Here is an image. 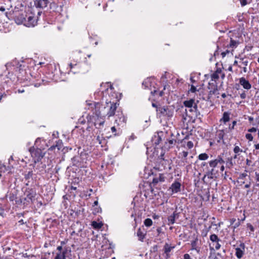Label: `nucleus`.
<instances>
[{
    "instance_id": "obj_3",
    "label": "nucleus",
    "mask_w": 259,
    "mask_h": 259,
    "mask_svg": "<svg viewBox=\"0 0 259 259\" xmlns=\"http://www.w3.org/2000/svg\"><path fill=\"white\" fill-rule=\"evenodd\" d=\"M32 157L34 160V163L39 162L44 156V153H42L41 149L34 147H31L29 150Z\"/></svg>"
},
{
    "instance_id": "obj_59",
    "label": "nucleus",
    "mask_w": 259,
    "mask_h": 259,
    "mask_svg": "<svg viewBox=\"0 0 259 259\" xmlns=\"http://www.w3.org/2000/svg\"><path fill=\"white\" fill-rule=\"evenodd\" d=\"M222 176L224 177V179H226L228 176V174L227 171H225L224 174H222Z\"/></svg>"
},
{
    "instance_id": "obj_32",
    "label": "nucleus",
    "mask_w": 259,
    "mask_h": 259,
    "mask_svg": "<svg viewBox=\"0 0 259 259\" xmlns=\"http://www.w3.org/2000/svg\"><path fill=\"white\" fill-rule=\"evenodd\" d=\"M175 217L172 216L170 215L167 218L168 220V225H173L175 223Z\"/></svg>"
},
{
    "instance_id": "obj_25",
    "label": "nucleus",
    "mask_w": 259,
    "mask_h": 259,
    "mask_svg": "<svg viewBox=\"0 0 259 259\" xmlns=\"http://www.w3.org/2000/svg\"><path fill=\"white\" fill-rule=\"evenodd\" d=\"M174 248V246H169L167 243H166L164 245V253L166 254V257H169L168 253Z\"/></svg>"
},
{
    "instance_id": "obj_52",
    "label": "nucleus",
    "mask_w": 259,
    "mask_h": 259,
    "mask_svg": "<svg viewBox=\"0 0 259 259\" xmlns=\"http://www.w3.org/2000/svg\"><path fill=\"white\" fill-rule=\"evenodd\" d=\"M184 259H190V256L189 254L186 253L184 255Z\"/></svg>"
},
{
    "instance_id": "obj_23",
    "label": "nucleus",
    "mask_w": 259,
    "mask_h": 259,
    "mask_svg": "<svg viewBox=\"0 0 259 259\" xmlns=\"http://www.w3.org/2000/svg\"><path fill=\"white\" fill-rule=\"evenodd\" d=\"M146 233L143 232L141 228H139L137 230V235L139 237V240L143 241L145 238Z\"/></svg>"
},
{
    "instance_id": "obj_55",
    "label": "nucleus",
    "mask_w": 259,
    "mask_h": 259,
    "mask_svg": "<svg viewBox=\"0 0 259 259\" xmlns=\"http://www.w3.org/2000/svg\"><path fill=\"white\" fill-rule=\"evenodd\" d=\"M221 165H221V167H220V170H221V171L222 172H223V171H224V170H225V166H224V164H222Z\"/></svg>"
},
{
    "instance_id": "obj_30",
    "label": "nucleus",
    "mask_w": 259,
    "mask_h": 259,
    "mask_svg": "<svg viewBox=\"0 0 259 259\" xmlns=\"http://www.w3.org/2000/svg\"><path fill=\"white\" fill-rule=\"evenodd\" d=\"M26 195H27L26 199H29L31 201H32V200L34 198L35 194L32 191L30 190L27 192Z\"/></svg>"
},
{
    "instance_id": "obj_56",
    "label": "nucleus",
    "mask_w": 259,
    "mask_h": 259,
    "mask_svg": "<svg viewBox=\"0 0 259 259\" xmlns=\"http://www.w3.org/2000/svg\"><path fill=\"white\" fill-rule=\"evenodd\" d=\"M248 227L249 228L251 231H254V228L251 224H248Z\"/></svg>"
},
{
    "instance_id": "obj_38",
    "label": "nucleus",
    "mask_w": 259,
    "mask_h": 259,
    "mask_svg": "<svg viewBox=\"0 0 259 259\" xmlns=\"http://www.w3.org/2000/svg\"><path fill=\"white\" fill-rule=\"evenodd\" d=\"M191 246H192V249L196 250V245H197V240H193L191 242Z\"/></svg>"
},
{
    "instance_id": "obj_36",
    "label": "nucleus",
    "mask_w": 259,
    "mask_h": 259,
    "mask_svg": "<svg viewBox=\"0 0 259 259\" xmlns=\"http://www.w3.org/2000/svg\"><path fill=\"white\" fill-rule=\"evenodd\" d=\"M240 63H241L244 66H247L248 63V61L247 59H245L244 58H241L240 59Z\"/></svg>"
},
{
    "instance_id": "obj_28",
    "label": "nucleus",
    "mask_w": 259,
    "mask_h": 259,
    "mask_svg": "<svg viewBox=\"0 0 259 259\" xmlns=\"http://www.w3.org/2000/svg\"><path fill=\"white\" fill-rule=\"evenodd\" d=\"M92 227L95 229H99L102 228L103 224L101 223H98L96 221L92 222Z\"/></svg>"
},
{
    "instance_id": "obj_26",
    "label": "nucleus",
    "mask_w": 259,
    "mask_h": 259,
    "mask_svg": "<svg viewBox=\"0 0 259 259\" xmlns=\"http://www.w3.org/2000/svg\"><path fill=\"white\" fill-rule=\"evenodd\" d=\"M230 120V114L227 112H225L224 113L223 117L221 119V120L223 121L224 123H226L228 121H229Z\"/></svg>"
},
{
    "instance_id": "obj_49",
    "label": "nucleus",
    "mask_w": 259,
    "mask_h": 259,
    "mask_svg": "<svg viewBox=\"0 0 259 259\" xmlns=\"http://www.w3.org/2000/svg\"><path fill=\"white\" fill-rule=\"evenodd\" d=\"M219 54V46H217V50H215V51L214 53V56L215 57L217 56H218Z\"/></svg>"
},
{
    "instance_id": "obj_13",
    "label": "nucleus",
    "mask_w": 259,
    "mask_h": 259,
    "mask_svg": "<svg viewBox=\"0 0 259 259\" xmlns=\"http://www.w3.org/2000/svg\"><path fill=\"white\" fill-rule=\"evenodd\" d=\"M26 17H27L26 15ZM35 21L34 17L28 16L26 17V22L25 23V25L27 27L33 26L35 25Z\"/></svg>"
},
{
    "instance_id": "obj_29",
    "label": "nucleus",
    "mask_w": 259,
    "mask_h": 259,
    "mask_svg": "<svg viewBox=\"0 0 259 259\" xmlns=\"http://www.w3.org/2000/svg\"><path fill=\"white\" fill-rule=\"evenodd\" d=\"M6 67L7 70L9 71L8 75H10L11 73H10V71L11 70L13 69L12 68L14 67V65H12V63H8L6 64ZM13 69L14 70L17 69V68H14Z\"/></svg>"
},
{
    "instance_id": "obj_41",
    "label": "nucleus",
    "mask_w": 259,
    "mask_h": 259,
    "mask_svg": "<svg viewBox=\"0 0 259 259\" xmlns=\"http://www.w3.org/2000/svg\"><path fill=\"white\" fill-rule=\"evenodd\" d=\"M247 176V174L245 172L240 174L238 177V179L240 180H244L245 177Z\"/></svg>"
},
{
    "instance_id": "obj_5",
    "label": "nucleus",
    "mask_w": 259,
    "mask_h": 259,
    "mask_svg": "<svg viewBox=\"0 0 259 259\" xmlns=\"http://www.w3.org/2000/svg\"><path fill=\"white\" fill-rule=\"evenodd\" d=\"M90 108L93 111V113L96 114L98 117L101 116H104V114L102 113V111L100 110L101 108H102V105L99 102H93L89 104Z\"/></svg>"
},
{
    "instance_id": "obj_15",
    "label": "nucleus",
    "mask_w": 259,
    "mask_h": 259,
    "mask_svg": "<svg viewBox=\"0 0 259 259\" xmlns=\"http://www.w3.org/2000/svg\"><path fill=\"white\" fill-rule=\"evenodd\" d=\"M183 103L187 108H192L195 106V105H197V103H195V100L193 99L185 101Z\"/></svg>"
},
{
    "instance_id": "obj_46",
    "label": "nucleus",
    "mask_w": 259,
    "mask_h": 259,
    "mask_svg": "<svg viewBox=\"0 0 259 259\" xmlns=\"http://www.w3.org/2000/svg\"><path fill=\"white\" fill-rule=\"evenodd\" d=\"M172 216L175 217V219L178 218H179V213L177 212V211H175L172 214H171Z\"/></svg>"
},
{
    "instance_id": "obj_48",
    "label": "nucleus",
    "mask_w": 259,
    "mask_h": 259,
    "mask_svg": "<svg viewBox=\"0 0 259 259\" xmlns=\"http://www.w3.org/2000/svg\"><path fill=\"white\" fill-rule=\"evenodd\" d=\"M256 131V128L255 127H252L248 130V132L250 133H253Z\"/></svg>"
},
{
    "instance_id": "obj_37",
    "label": "nucleus",
    "mask_w": 259,
    "mask_h": 259,
    "mask_svg": "<svg viewBox=\"0 0 259 259\" xmlns=\"http://www.w3.org/2000/svg\"><path fill=\"white\" fill-rule=\"evenodd\" d=\"M211 79L212 80L215 81L216 79H219V75L218 74H217V73L214 72L211 74Z\"/></svg>"
},
{
    "instance_id": "obj_22",
    "label": "nucleus",
    "mask_w": 259,
    "mask_h": 259,
    "mask_svg": "<svg viewBox=\"0 0 259 259\" xmlns=\"http://www.w3.org/2000/svg\"><path fill=\"white\" fill-rule=\"evenodd\" d=\"M165 178L162 174H159L158 177L153 178L152 180V183L153 184H156L159 182H164Z\"/></svg>"
},
{
    "instance_id": "obj_54",
    "label": "nucleus",
    "mask_w": 259,
    "mask_h": 259,
    "mask_svg": "<svg viewBox=\"0 0 259 259\" xmlns=\"http://www.w3.org/2000/svg\"><path fill=\"white\" fill-rule=\"evenodd\" d=\"M57 250H58L59 252H62V250L63 249L62 246H58L57 248Z\"/></svg>"
},
{
    "instance_id": "obj_51",
    "label": "nucleus",
    "mask_w": 259,
    "mask_h": 259,
    "mask_svg": "<svg viewBox=\"0 0 259 259\" xmlns=\"http://www.w3.org/2000/svg\"><path fill=\"white\" fill-rule=\"evenodd\" d=\"M246 94L245 93V92H243L242 93H241L240 94V97L241 99H244L245 98H246Z\"/></svg>"
},
{
    "instance_id": "obj_9",
    "label": "nucleus",
    "mask_w": 259,
    "mask_h": 259,
    "mask_svg": "<svg viewBox=\"0 0 259 259\" xmlns=\"http://www.w3.org/2000/svg\"><path fill=\"white\" fill-rule=\"evenodd\" d=\"M181 184L180 182L175 181L171 184L169 189L171 190L172 193H176L181 191Z\"/></svg>"
},
{
    "instance_id": "obj_24",
    "label": "nucleus",
    "mask_w": 259,
    "mask_h": 259,
    "mask_svg": "<svg viewBox=\"0 0 259 259\" xmlns=\"http://www.w3.org/2000/svg\"><path fill=\"white\" fill-rule=\"evenodd\" d=\"M188 154V152L187 151H183L182 152L179 153V156L182 159L183 162H187V157Z\"/></svg>"
},
{
    "instance_id": "obj_35",
    "label": "nucleus",
    "mask_w": 259,
    "mask_h": 259,
    "mask_svg": "<svg viewBox=\"0 0 259 259\" xmlns=\"http://www.w3.org/2000/svg\"><path fill=\"white\" fill-rule=\"evenodd\" d=\"M164 152H162L160 156L158 157L159 159L160 160V162L162 164H164V163H166V161L164 160Z\"/></svg>"
},
{
    "instance_id": "obj_40",
    "label": "nucleus",
    "mask_w": 259,
    "mask_h": 259,
    "mask_svg": "<svg viewBox=\"0 0 259 259\" xmlns=\"http://www.w3.org/2000/svg\"><path fill=\"white\" fill-rule=\"evenodd\" d=\"M242 6H245L248 3H249L251 0H240Z\"/></svg>"
},
{
    "instance_id": "obj_34",
    "label": "nucleus",
    "mask_w": 259,
    "mask_h": 259,
    "mask_svg": "<svg viewBox=\"0 0 259 259\" xmlns=\"http://www.w3.org/2000/svg\"><path fill=\"white\" fill-rule=\"evenodd\" d=\"M33 176V171H29L27 174H25L24 175V178L25 180H28L30 179V178H32Z\"/></svg>"
},
{
    "instance_id": "obj_6",
    "label": "nucleus",
    "mask_w": 259,
    "mask_h": 259,
    "mask_svg": "<svg viewBox=\"0 0 259 259\" xmlns=\"http://www.w3.org/2000/svg\"><path fill=\"white\" fill-rule=\"evenodd\" d=\"M209 239L212 242L213 245L215 246L216 250H218L221 248V245L220 242L221 241V240L217 235L214 234H211L210 236Z\"/></svg>"
},
{
    "instance_id": "obj_27",
    "label": "nucleus",
    "mask_w": 259,
    "mask_h": 259,
    "mask_svg": "<svg viewBox=\"0 0 259 259\" xmlns=\"http://www.w3.org/2000/svg\"><path fill=\"white\" fill-rule=\"evenodd\" d=\"M235 250H236L235 255H236V256L238 258H241L243 255V250L240 248H236L235 249Z\"/></svg>"
},
{
    "instance_id": "obj_31",
    "label": "nucleus",
    "mask_w": 259,
    "mask_h": 259,
    "mask_svg": "<svg viewBox=\"0 0 259 259\" xmlns=\"http://www.w3.org/2000/svg\"><path fill=\"white\" fill-rule=\"evenodd\" d=\"M208 157L209 156L208 154L205 153L200 154L198 156V158L200 160H207L208 158Z\"/></svg>"
},
{
    "instance_id": "obj_43",
    "label": "nucleus",
    "mask_w": 259,
    "mask_h": 259,
    "mask_svg": "<svg viewBox=\"0 0 259 259\" xmlns=\"http://www.w3.org/2000/svg\"><path fill=\"white\" fill-rule=\"evenodd\" d=\"M187 146L189 149H191L193 147V143L192 141H188L187 143Z\"/></svg>"
},
{
    "instance_id": "obj_58",
    "label": "nucleus",
    "mask_w": 259,
    "mask_h": 259,
    "mask_svg": "<svg viewBox=\"0 0 259 259\" xmlns=\"http://www.w3.org/2000/svg\"><path fill=\"white\" fill-rule=\"evenodd\" d=\"M239 225H240V223L238 222L235 223V224L233 226V228L234 229L237 228L238 227H239Z\"/></svg>"
},
{
    "instance_id": "obj_8",
    "label": "nucleus",
    "mask_w": 259,
    "mask_h": 259,
    "mask_svg": "<svg viewBox=\"0 0 259 259\" xmlns=\"http://www.w3.org/2000/svg\"><path fill=\"white\" fill-rule=\"evenodd\" d=\"M50 3V0H36L35 5L36 7L44 9L46 8Z\"/></svg>"
},
{
    "instance_id": "obj_61",
    "label": "nucleus",
    "mask_w": 259,
    "mask_h": 259,
    "mask_svg": "<svg viewBox=\"0 0 259 259\" xmlns=\"http://www.w3.org/2000/svg\"><path fill=\"white\" fill-rule=\"evenodd\" d=\"M75 66H76V64H75L74 65H73L71 63L69 64V66H70L71 69H72L73 68V67Z\"/></svg>"
},
{
    "instance_id": "obj_20",
    "label": "nucleus",
    "mask_w": 259,
    "mask_h": 259,
    "mask_svg": "<svg viewBox=\"0 0 259 259\" xmlns=\"http://www.w3.org/2000/svg\"><path fill=\"white\" fill-rule=\"evenodd\" d=\"M234 159L233 156V157H229L226 159V167L229 169H231L234 163L233 162V159Z\"/></svg>"
},
{
    "instance_id": "obj_1",
    "label": "nucleus",
    "mask_w": 259,
    "mask_h": 259,
    "mask_svg": "<svg viewBox=\"0 0 259 259\" xmlns=\"http://www.w3.org/2000/svg\"><path fill=\"white\" fill-rule=\"evenodd\" d=\"M224 163L225 160L221 155L218 156L216 159L209 161L208 163L210 169H207L202 180L204 181L206 177L210 179L217 178L219 176V171L218 169V164H222Z\"/></svg>"
},
{
    "instance_id": "obj_50",
    "label": "nucleus",
    "mask_w": 259,
    "mask_h": 259,
    "mask_svg": "<svg viewBox=\"0 0 259 259\" xmlns=\"http://www.w3.org/2000/svg\"><path fill=\"white\" fill-rule=\"evenodd\" d=\"M103 138V137H101L100 136H97V140L98 141V142L100 143V144H101L102 143V140Z\"/></svg>"
},
{
    "instance_id": "obj_4",
    "label": "nucleus",
    "mask_w": 259,
    "mask_h": 259,
    "mask_svg": "<svg viewBox=\"0 0 259 259\" xmlns=\"http://www.w3.org/2000/svg\"><path fill=\"white\" fill-rule=\"evenodd\" d=\"M106 107H104L103 108L104 109H107L106 116L109 118L110 117L112 116L115 114V111L117 108V106L119 104H117L116 103H111V101H109V102H106Z\"/></svg>"
},
{
    "instance_id": "obj_60",
    "label": "nucleus",
    "mask_w": 259,
    "mask_h": 259,
    "mask_svg": "<svg viewBox=\"0 0 259 259\" xmlns=\"http://www.w3.org/2000/svg\"><path fill=\"white\" fill-rule=\"evenodd\" d=\"M236 42L234 40H231L230 42V46H234L235 45Z\"/></svg>"
},
{
    "instance_id": "obj_47",
    "label": "nucleus",
    "mask_w": 259,
    "mask_h": 259,
    "mask_svg": "<svg viewBox=\"0 0 259 259\" xmlns=\"http://www.w3.org/2000/svg\"><path fill=\"white\" fill-rule=\"evenodd\" d=\"M229 52H230V51L228 50H226V51L222 52L221 53L222 57L223 58L225 57L227 54L229 53Z\"/></svg>"
},
{
    "instance_id": "obj_19",
    "label": "nucleus",
    "mask_w": 259,
    "mask_h": 259,
    "mask_svg": "<svg viewBox=\"0 0 259 259\" xmlns=\"http://www.w3.org/2000/svg\"><path fill=\"white\" fill-rule=\"evenodd\" d=\"M209 86L208 89L210 90L209 95H214L217 94L218 92L217 85L213 83L211 84L209 83Z\"/></svg>"
},
{
    "instance_id": "obj_62",
    "label": "nucleus",
    "mask_w": 259,
    "mask_h": 259,
    "mask_svg": "<svg viewBox=\"0 0 259 259\" xmlns=\"http://www.w3.org/2000/svg\"><path fill=\"white\" fill-rule=\"evenodd\" d=\"M41 170H42L46 168V164H42V163H41Z\"/></svg>"
},
{
    "instance_id": "obj_21",
    "label": "nucleus",
    "mask_w": 259,
    "mask_h": 259,
    "mask_svg": "<svg viewBox=\"0 0 259 259\" xmlns=\"http://www.w3.org/2000/svg\"><path fill=\"white\" fill-rule=\"evenodd\" d=\"M152 79H153L152 78H147L143 81L142 85L144 87V89L148 88L149 87H151L152 85Z\"/></svg>"
},
{
    "instance_id": "obj_2",
    "label": "nucleus",
    "mask_w": 259,
    "mask_h": 259,
    "mask_svg": "<svg viewBox=\"0 0 259 259\" xmlns=\"http://www.w3.org/2000/svg\"><path fill=\"white\" fill-rule=\"evenodd\" d=\"M157 112L160 117L162 116L171 117L174 114V109L168 106H159L157 108Z\"/></svg>"
},
{
    "instance_id": "obj_63",
    "label": "nucleus",
    "mask_w": 259,
    "mask_h": 259,
    "mask_svg": "<svg viewBox=\"0 0 259 259\" xmlns=\"http://www.w3.org/2000/svg\"><path fill=\"white\" fill-rule=\"evenodd\" d=\"M254 147L256 149H259V144H255Z\"/></svg>"
},
{
    "instance_id": "obj_7",
    "label": "nucleus",
    "mask_w": 259,
    "mask_h": 259,
    "mask_svg": "<svg viewBox=\"0 0 259 259\" xmlns=\"http://www.w3.org/2000/svg\"><path fill=\"white\" fill-rule=\"evenodd\" d=\"M186 112L187 116L189 117L197 116V105H195L192 108L186 109Z\"/></svg>"
},
{
    "instance_id": "obj_14",
    "label": "nucleus",
    "mask_w": 259,
    "mask_h": 259,
    "mask_svg": "<svg viewBox=\"0 0 259 259\" xmlns=\"http://www.w3.org/2000/svg\"><path fill=\"white\" fill-rule=\"evenodd\" d=\"M15 21L18 24L25 23L26 22V17L23 14H20L15 18Z\"/></svg>"
},
{
    "instance_id": "obj_39",
    "label": "nucleus",
    "mask_w": 259,
    "mask_h": 259,
    "mask_svg": "<svg viewBox=\"0 0 259 259\" xmlns=\"http://www.w3.org/2000/svg\"><path fill=\"white\" fill-rule=\"evenodd\" d=\"M8 169H7V167L5 165H1L0 167V172H5L6 171H8Z\"/></svg>"
},
{
    "instance_id": "obj_18",
    "label": "nucleus",
    "mask_w": 259,
    "mask_h": 259,
    "mask_svg": "<svg viewBox=\"0 0 259 259\" xmlns=\"http://www.w3.org/2000/svg\"><path fill=\"white\" fill-rule=\"evenodd\" d=\"M176 143V141L174 139L169 140L167 142H165L164 148V149L168 150L172 148Z\"/></svg>"
},
{
    "instance_id": "obj_16",
    "label": "nucleus",
    "mask_w": 259,
    "mask_h": 259,
    "mask_svg": "<svg viewBox=\"0 0 259 259\" xmlns=\"http://www.w3.org/2000/svg\"><path fill=\"white\" fill-rule=\"evenodd\" d=\"M233 151L235 153V155L233 156L234 159H235L237 158V156L240 155V153L244 152H245V151H243L242 149H241L238 146L235 145L234 148L233 149Z\"/></svg>"
},
{
    "instance_id": "obj_10",
    "label": "nucleus",
    "mask_w": 259,
    "mask_h": 259,
    "mask_svg": "<svg viewBox=\"0 0 259 259\" xmlns=\"http://www.w3.org/2000/svg\"><path fill=\"white\" fill-rule=\"evenodd\" d=\"M239 83L244 89L249 90L251 88V84L244 77H241L239 79Z\"/></svg>"
},
{
    "instance_id": "obj_12",
    "label": "nucleus",
    "mask_w": 259,
    "mask_h": 259,
    "mask_svg": "<svg viewBox=\"0 0 259 259\" xmlns=\"http://www.w3.org/2000/svg\"><path fill=\"white\" fill-rule=\"evenodd\" d=\"M161 141L162 138L161 136H160L158 134L154 135L151 139V141L153 144L155 145V146L159 145Z\"/></svg>"
},
{
    "instance_id": "obj_17",
    "label": "nucleus",
    "mask_w": 259,
    "mask_h": 259,
    "mask_svg": "<svg viewBox=\"0 0 259 259\" xmlns=\"http://www.w3.org/2000/svg\"><path fill=\"white\" fill-rule=\"evenodd\" d=\"M67 250L65 248L62 252H58L56 253V255L54 258V259H65L66 258V254L67 253Z\"/></svg>"
},
{
    "instance_id": "obj_33",
    "label": "nucleus",
    "mask_w": 259,
    "mask_h": 259,
    "mask_svg": "<svg viewBox=\"0 0 259 259\" xmlns=\"http://www.w3.org/2000/svg\"><path fill=\"white\" fill-rule=\"evenodd\" d=\"M153 222L151 219L147 218L144 222V225L147 227H150L152 225Z\"/></svg>"
},
{
    "instance_id": "obj_45",
    "label": "nucleus",
    "mask_w": 259,
    "mask_h": 259,
    "mask_svg": "<svg viewBox=\"0 0 259 259\" xmlns=\"http://www.w3.org/2000/svg\"><path fill=\"white\" fill-rule=\"evenodd\" d=\"M190 91L192 93L195 92L196 91V88L195 86L192 85Z\"/></svg>"
},
{
    "instance_id": "obj_64",
    "label": "nucleus",
    "mask_w": 259,
    "mask_h": 259,
    "mask_svg": "<svg viewBox=\"0 0 259 259\" xmlns=\"http://www.w3.org/2000/svg\"><path fill=\"white\" fill-rule=\"evenodd\" d=\"M256 181L257 182H259V174L256 173Z\"/></svg>"
},
{
    "instance_id": "obj_53",
    "label": "nucleus",
    "mask_w": 259,
    "mask_h": 259,
    "mask_svg": "<svg viewBox=\"0 0 259 259\" xmlns=\"http://www.w3.org/2000/svg\"><path fill=\"white\" fill-rule=\"evenodd\" d=\"M208 163H206V162H202V163H201V166H206V168H207V169H208Z\"/></svg>"
},
{
    "instance_id": "obj_42",
    "label": "nucleus",
    "mask_w": 259,
    "mask_h": 259,
    "mask_svg": "<svg viewBox=\"0 0 259 259\" xmlns=\"http://www.w3.org/2000/svg\"><path fill=\"white\" fill-rule=\"evenodd\" d=\"M245 137L247 140H248L249 141H252L253 138L252 135L251 134H246Z\"/></svg>"
},
{
    "instance_id": "obj_57",
    "label": "nucleus",
    "mask_w": 259,
    "mask_h": 259,
    "mask_svg": "<svg viewBox=\"0 0 259 259\" xmlns=\"http://www.w3.org/2000/svg\"><path fill=\"white\" fill-rule=\"evenodd\" d=\"M221 72H222L221 69L217 68V69L216 70V71L214 72L217 73V74H218L219 75V74H220L221 73Z\"/></svg>"
},
{
    "instance_id": "obj_11",
    "label": "nucleus",
    "mask_w": 259,
    "mask_h": 259,
    "mask_svg": "<svg viewBox=\"0 0 259 259\" xmlns=\"http://www.w3.org/2000/svg\"><path fill=\"white\" fill-rule=\"evenodd\" d=\"M116 116H118V119L116 118L115 122L119 125L124 124L126 121L125 117L122 115V113L116 115Z\"/></svg>"
},
{
    "instance_id": "obj_44",
    "label": "nucleus",
    "mask_w": 259,
    "mask_h": 259,
    "mask_svg": "<svg viewBox=\"0 0 259 259\" xmlns=\"http://www.w3.org/2000/svg\"><path fill=\"white\" fill-rule=\"evenodd\" d=\"M0 259H14V258L10 255H3V256H0Z\"/></svg>"
}]
</instances>
